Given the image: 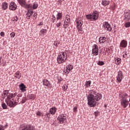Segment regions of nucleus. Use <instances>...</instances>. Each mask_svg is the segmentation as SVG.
Listing matches in <instances>:
<instances>
[{"instance_id": "f257e3e1", "label": "nucleus", "mask_w": 130, "mask_h": 130, "mask_svg": "<svg viewBox=\"0 0 130 130\" xmlns=\"http://www.w3.org/2000/svg\"><path fill=\"white\" fill-rule=\"evenodd\" d=\"M90 93L87 96V104L89 107H95L97 105V101H99L102 98V94L95 93V91L91 90Z\"/></svg>"}, {"instance_id": "f03ea898", "label": "nucleus", "mask_w": 130, "mask_h": 130, "mask_svg": "<svg viewBox=\"0 0 130 130\" xmlns=\"http://www.w3.org/2000/svg\"><path fill=\"white\" fill-rule=\"evenodd\" d=\"M7 96V98L5 99V102L7 104L8 106L9 107L14 108L16 106V102L13 99L14 97H16L17 96V93H9V90H5L3 91V94L2 95V98L3 99H5V97Z\"/></svg>"}, {"instance_id": "7ed1b4c3", "label": "nucleus", "mask_w": 130, "mask_h": 130, "mask_svg": "<svg viewBox=\"0 0 130 130\" xmlns=\"http://www.w3.org/2000/svg\"><path fill=\"white\" fill-rule=\"evenodd\" d=\"M121 105L123 107V108H126L129 102L127 100V94L126 93L122 94L120 98Z\"/></svg>"}, {"instance_id": "20e7f679", "label": "nucleus", "mask_w": 130, "mask_h": 130, "mask_svg": "<svg viewBox=\"0 0 130 130\" xmlns=\"http://www.w3.org/2000/svg\"><path fill=\"white\" fill-rule=\"evenodd\" d=\"M67 53L64 52H59L57 58V61L58 63L61 64L63 63L67 60Z\"/></svg>"}, {"instance_id": "39448f33", "label": "nucleus", "mask_w": 130, "mask_h": 130, "mask_svg": "<svg viewBox=\"0 0 130 130\" xmlns=\"http://www.w3.org/2000/svg\"><path fill=\"white\" fill-rule=\"evenodd\" d=\"M17 2L21 7H23L25 9H30V8H31L30 4L26 3V0H17Z\"/></svg>"}, {"instance_id": "423d86ee", "label": "nucleus", "mask_w": 130, "mask_h": 130, "mask_svg": "<svg viewBox=\"0 0 130 130\" xmlns=\"http://www.w3.org/2000/svg\"><path fill=\"white\" fill-rule=\"evenodd\" d=\"M83 21L81 20L77 21V27L79 33L81 34H83V33H84V30H83V28H82V26H83Z\"/></svg>"}, {"instance_id": "0eeeda50", "label": "nucleus", "mask_w": 130, "mask_h": 130, "mask_svg": "<svg viewBox=\"0 0 130 130\" xmlns=\"http://www.w3.org/2000/svg\"><path fill=\"white\" fill-rule=\"evenodd\" d=\"M57 119L59 123H64V122H67V115H60L58 116Z\"/></svg>"}, {"instance_id": "6e6552de", "label": "nucleus", "mask_w": 130, "mask_h": 130, "mask_svg": "<svg viewBox=\"0 0 130 130\" xmlns=\"http://www.w3.org/2000/svg\"><path fill=\"white\" fill-rule=\"evenodd\" d=\"M103 27L104 29H107V31L110 32L112 30V27H111V25L108 23L107 21H105L103 24Z\"/></svg>"}, {"instance_id": "1a4fd4ad", "label": "nucleus", "mask_w": 130, "mask_h": 130, "mask_svg": "<svg viewBox=\"0 0 130 130\" xmlns=\"http://www.w3.org/2000/svg\"><path fill=\"white\" fill-rule=\"evenodd\" d=\"M99 51V49H98V45L96 44H94L92 46V53L93 55H98V52Z\"/></svg>"}, {"instance_id": "9d476101", "label": "nucleus", "mask_w": 130, "mask_h": 130, "mask_svg": "<svg viewBox=\"0 0 130 130\" xmlns=\"http://www.w3.org/2000/svg\"><path fill=\"white\" fill-rule=\"evenodd\" d=\"M21 130H33V126L30 124H22L21 125Z\"/></svg>"}, {"instance_id": "9b49d317", "label": "nucleus", "mask_w": 130, "mask_h": 130, "mask_svg": "<svg viewBox=\"0 0 130 130\" xmlns=\"http://www.w3.org/2000/svg\"><path fill=\"white\" fill-rule=\"evenodd\" d=\"M122 78H123L122 72L120 71H118V75L116 77L117 82L118 83H121V81H122Z\"/></svg>"}, {"instance_id": "f8f14e48", "label": "nucleus", "mask_w": 130, "mask_h": 130, "mask_svg": "<svg viewBox=\"0 0 130 130\" xmlns=\"http://www.w3.org/2000/svg\"><path fill=\"white\" fill-rule=\"evenodd\" d=\"M9 10L11 11H16L17 10V5L15 2H11L9 5Z\"/></svg>"}, {"instance_id": "ddd939ff", "label": "nucleus", "mask_w": 130, "mask_h": 130, "mask_svg": "<svg viewBox=\"0 0 130 130\" xmlns=\"http://www.w3.org/2000/svg\"><path fill=\"white\" fill-rule=\"evenodd\" d=\"M99 17V14L97 12H93L91 13V19L92 21H96L98 17Z\"/></svg>"}, {"instance_id": "4468645a", "label": "nucleus", "mask_w": 130, "mask_h": 130, "mask_svg": "<svg viewBox=\"0 0 130 130\" xmlns=\"http://www.w3.org/2000/svg\"><path fill=\"white\" fill-rule=\"evenodd\" d=\"M127 45V42L124 40H122V41L120 42V46L121 47L125 48L126 47Z\"/></svg>"}, {"instance_id": "2eb2a0df", "label": "nucleus", "mask_w": 130, "mask_h": 130, "mask_svg": "<svg viewBox=\"0 0 130 130\" xmlns=\"http://www.w3.org/2000/svg\"><path fill=\"white\" fill-rule=\"evenodd\" d=\"M19 89L22 91V92H24L26 91V85L24 84V83H21L19 85Z\"/></svg>"}, {"instance_id": "dca6fc26", "label": "nucleus", "mask_w": 130, "mask_h": 130, "mask_svg": "<svg viewBox=\"0 0 130 130\" xmlns=\"http://www.w3.org/2000/svg\"><path fill=\"white\" fill-rule=\"evenodd\" d=\"M43 85L46 87H49L50 86V82L47 79H44L43 80Z\"/></svg>"}, {"instance_id": "f3484780", "label": "nucleus", "mask_w": 130, "mask_h": 130, "mask_svg": "<svg viewBox=\"0 0 130 130\" xmlns=\"http://www.w3.org/2000/svg\"><path fill=\"white\" fill-rule=\"evenodd\" d=\"M56 19L57 21H58V20H61V19H62V14L60 12H57L56 15Z\"/></svg>"}, {"instance_id": "a211bd4d", "label": "nucleus", "mask_w": 130, "mask_h": 130, "mask_svg": "<svg viewBox=\"0 0 130 130\" xmlns=\"http://www.w3.org/2000/svg\"><path fill=\"white\" fill-rule=\"evenodd\" d=\"M49 112L50 114H52L53 115V114H55V113L56 112V108L55 107H52L50 109Z\"/></svg>"}, {"instance_id": "6ab92c4d", "label": "nucleus", "mask_w": 130, "mask_h": 130, "mask_svg": "<svg viewBox=\"0 0 130 130\" xmlns=\"http://www.w3.org/2000/svg\"><path fill=\"white\" fill-rule=\"evenodd\" d=\"M8 5L7 2H4L2 3V9L4 10V11H6V10L8 9Z\"/></svg>"}, {"instance_id": "aec40b11", "label": "nucleus", "mask_w": 130, "mask_h": 130, "mask_svg": "<svg viewBox=\"0 0 130 130\" xmlns=\"http://www.w3.org/2000/svg\"><path fill=\"white\" fill-rule=\"evenodd\" d=\"M107 40V39H106V38L104 37H100L99 39V41L100 42V43H104V42H106V41Z\"/></svg>"}, {"instance_id": "412c9836", "label": "nucleus", "mask_w": 130, "mask_h": 130, "mask_svg": "<svg viewBox=\"0 0 130 130\" xmlns=\"http://www.w3.org/2000/svg\"><path fill=\"white\" fill-rule=\"evenodd\" d=\"M110 4V1L103 0L102 1V5L104 6V7H106V6H108Z\"/></svg>"}, {"instance_id": "4be33fe9", "label": "nucleus", "mask_w": 130, "mask_h": 130, "mask_svg": "<svg viewBox=\"0 0 130 130\" xmlns=\"http://www.w3.org/2000/svg\"><path fill=\"white\" fill-rule=\"evenodd\" d=\"M115 62L117 66H118V64H120L121 62V59L120 58L118 57H115Z\"/></svg>"}, {"instance_id": "5701e85b", "label": "nucleus", "mask_w": 130, "mask_h": 130, "mask_svg": "<svg viewBox=\"0 0 130 130\" xmlns=\"http://www.w3.org/2000/svg\"><path fill=\"white\" fill-rule=\"evenodd\" d=\"M71 22V20H64V28H66V29L68 27H69V25H70V22Z\"/></svg>"}, {"instance_id": "b1692460", "label": "nucleus", "mask_w": 130, "mask_h": 130, "mask_svg": "<svg viewBox=\"0 0 130 130\" xmlns=\"http://www.w3.org/2000/svg\"><path fill=\"white\" fill-rule=\"evenodd\" d=\"M14 77L15 78H16V79H20V78H21V74H20V72H16L14 74Z\"/></svg>"}, {"instance_id": "393cba45", "label": "nucleus", "mask_w": 130, "mask_h": 130, "mask_svg": "<svg viewBox=\"0 0 130 130\" xmlns=\"http://www.w3.org/2000/svg\"><path fill=\"white\" fill-rule=\"evenodd\" d=\"M40 33L42 35H44V34H46L47 33V30L46 29H42L40 31Z\"/></svg>"}, {"instance_id": "a878e982", "label": "nucleus", "mask_w": 130, "mask_h": 130, "mask_svg": "<svg viewBox=\"0 0 130 130\" xmlns=\"http://www.w3.org/2000/svg\"><path fill=\"white\" fill-rule=\"evenodd\" d=\"M125 19L126 20H127V21H129V20H130V12L127 13L125 15Z\"/></svg>"}, {"instance_id": "bb28decb", "label": "nucleus", "mask_w": 130, "mask_h": 130, "mask_svg": "<svg viewBox=\"0 0 130 130\" xmlns=\"http://www.w3.org/2000/svg\"><path fill=\"white\" fill-rule=\"evenodd\" d=\"M91 86V81H86L85 82V88H89Z\"/></svg>"}, {"instance_id": "cd10ccee", "label": "nucleus", "mask_w": 130, "mask_h": 130, "mask_svg": "<svg viewBox=\"0 0 130 130\" xmlns=\"http://www.w3.org/2000/svg\"><path fill=\"white\" fill-rule=\"evenodd\" d=\"M53 44L54 46V48L56 49V48H57V47H58V44H59V42H57V41H54Z\"/></svg>"}, {"instance_id": "c85d7f7f", "label": "nucleus", "mask_w": 130, "mask_h": 130, "mask_svg": "<svg viewBox=\"0 0 130 130\" xmlns=\"http://www.w3.org/2000/svg\"><path fill=\"white\" fill-rule=\"evenodd\" d=\"M70 70L67 68V67L65 68L64 69V73L66 74V75H68V74H70Z\"/></svg>"}, {"instance_id": "c756f323", "label": "nucleus", "mask_w": 130, "mask_h": 130, "mask_svg": "<svg viewBox=\"0 0 130 130\" xmlns=\"http://www.w3.org/2000/svg\"><path fill=\"white\" fill-rule=\"evenodd\" d=\"M86 19L87 20H91L92 21V15L91 13L90 14H87L86 15Z\"/></svg>"}, {"instance_id": "7c9ffc66", "label": "nucleus", "mask_w": 130, "mask_h": 130, "mask_svg": "<svg viewBox=\"0 0 130 130\" xmlns=\"http://www.w3.org/2000/svg\"><path fill=\"white\" fill-rule=\"evenodd\" d=\"M26 15H30V16H32V15H33V10H28Z\"/></svg>"}, {"instance_id": "2f4dec72", "label": "nucleus", "mask_w": 130, "mask_h": 130, "mask_svg": "<svg viewBox=\"0 0 130 130\" xmlns=\"http://www.w3.org/2000/svg\"><path fill=\"white\" fill-rule=\"evenodd\" d=\"M66 68H68V70L71 71H72V70H73V69H74V66L71 64H68V67H67Z\"/></svg>"}, {"instance_id": "473e14b6", "label": "nucleus", "mask_w": 130, "mask_h": 130, "mask_svg": "<svg viewBox=\"0 0 130 130\" xmlns=\"http://www.w3.org/2000/svg\"><path fill=\"white\" fill-rule=\"evenodd\" d=\"M56 26L57 28H59L60 26H61V22L58 21L56 22Z\"/></svg>"}, {"instance_id": "72a5a7b5", "label": "nucleus", "mask_w": 130, "mask_h": 130, "mask_svg": "<svg viewBox=\"0 0 130 130\" xmlns=\"http://www.w3.org/2000/svg\"><path fill=\"white\" fill-rule=\"evenodd\" d=\"M2 107L3 109H7L8 108V106L5 103H3L2 104Z\"/></svg>"}, {"instance_id": "f704fd0d", "label": "nucleus", "mask_w": 130, "mask_h": 130, "mask_svg": "<svg viewBox=\"0 0 130 130\" xmlns=\"http://www.w3.org/2000/svg\"><path fill=\"white\" fill-rule=\"evenodd\" d=\"M37 8H38V4L36 3H34V4H33L34 10H36V9H37Z\"/></svg>"}, {"instance_id": "c9c22d12", "label": "nucleus", "mask_w": 130, "mask_h": 130, "mask_svg": "<svg viewBox=\"0 0 130 130\" xmlns=\"http://www.w3.org/2000/svg\"><path fill=\"white\" fill-rule=\"evenodd\" d=\"M97 64L98 66H104V62L103 61H99L97 63Z\"/></svg>"}, {"instance_id": "e433bc0d", "label": "nucleus", "mask_w": 130, "mask_h": 130, "mask_svg": "<svg viewBox=\"0 0 130 130\" xmlns=\"http://www.w3.org/2000/svg\"><path fill=\"white\" fill-rule=\"evenodd\" d=\"M125 27H126V28H129L130 22H126V23H125Z\"/></svg>"}, {"instance_id": "4c0bfd02", "label": "nucleus", "mask_w": 130, "mask_h": 130, "mask_svg": "<svg viewBox=\"0 0 130 130\" xmlns=\"http://www.w3.org/2000/svg\"><path fill=\"white\" fill-rule=\"evenodd\" d=\"M71 20V18L70 17V15H67L66 16L65 20Z\"/></svg>"}, {"instance_id": "58836bf2", "label": "nucleus", "mask_w": 130, "mask_h": 130, "mask_svg": "<svg viewBox=\"0 0 130 130\" xmlns=\"http://www.w3.org/2000/svg\"><path fill=\"white\" fill-rule=\"evenodd\" d=\"M12 21H13V22H17V21H18V16H15L14 18H13Z\"/></svg>"}, {"instance_id": "ea45409f", "label": "nucleus", "mask_w": 130, "mask_h": 130, "mask_svg": "<svg viewBox=\"0 0 130 130\" xmlns=\"http://www.w3.org/2000/svg\"><path fill=\"white\" fill-rule=\"evenodd\" d=\"M62 89H63V90H64V91H66V90H67V89H68V86L66 85H63L62 86Z\"/></svg>"}, {"instance_id": "a19ab883", "label": "nucleus", "mask_w": 130, "mask_h": 130, "mask_svg": "<svg viewBox=\"0 0 130 130\" xmlns=\"http://www.w3.org/2000/svg\"><path fill=\"white\" fill-rule=\"evenodd\" d=\"M77 110H78V107L75 106V107H74V108H73L74 112H77Z\"/></svg>"}, {"instance_id": "79ce46f5", "label": "nucleus", "mask_w": 130, "mask_h": 130, "mask_svg": "<svg viewBox=\"0 0 130 130\" xmlns=\"http://www.w3.org/2000/svg\"><path fill=\"white\" fill-rule=\"evenodd\" d=\"M37 115H38V116H41L42 115V113H41V112L38 111L37 113Z\"/></svg>"}, {"instance_id": "37998d69", "label": "nucleus", "mask_w": 130, "mask_h": 130, "mask_svg": "<svg viewBox=\"0 0 130 130\" xmlns=\"http://www.w3.org/2000/svg\"><path fill=\"white\" fill-rule=\"evenodd\" d=\"M10 36L12 38H14L15 37V32H11L10 34Z\"/></svg>"}, {"instance_id": "c03bdc74", "label": "nucleus", "mask_w": 130, "mask_h": 130, "mask_svg": "<svg viewBox=\"0 0 130 130\" xmlns=\"http://www.w3.org/2000/svg\"><path fill=\"white\" fill-rule=\"evenodd\" d=\"M98 114H99V112H98V111L94 112V115L95 116H98Z\"/></svg>"}, {"instance_id": "a18cd8bd", "label": "nucleus", "mask_w": 130, "mask_h": 130, "mask_svg": "<svg viewBox=\"0 0 130 130\" xmlns=\"http://www.w3.org/2000/svg\"><path fill=\"white\" fill-rule=\"evenodd\" d=\"M52 18H53V19H52V20H53V23H54V21H55V19H56V18L55 17V16L54 15H53L52 16Z\"/></svg>"}, {"instance_id": "49530a36", "label": "nucleus", "mask_w": 130, "mask_h": 130, "mask_svg": "<svg viewBox=\"0 0 130 130\" xmlns=\"http://www.w3.org/2000/svg\"><path fill=\"white\" fill-rule=\"evenodd\" d=\"M0 35H1V36H2V37H4V36H5V33L3 31H2L0 33Z\"/></svg>"}, {"instance_id": "de8ad7c7", "label": "nucleus", "mask_w": 130, "mask_h": 130, "mask_svg": "<svg viewBox=\"0 0 130 130\" xmlns=\"http://www.w3.org/2000/svg\"><path fill=\"white\" fill-rule=\"evenodd\" d=\"M33 17L35 19H37V13H34V14L33 15Z\"/></svg>"}, {"instance_id": "09e8293b", "label": "nucleus", "mask_w": 130, "mask_h": 130, "mask_svg": "<svg viewBox=\"0 0 130 130\" xmlns=\"http://www.w3.org/2000/svg\"><path fill=\"white\" fill-rule=\"evenodd\" d=\"M123 57H127V54H126V53H125V54L123 55Z\"/></svg>"}, {"instance_id": "8fccbe9b", "label": "nucleus", "mask_w": 130, "mask_h": 130, "mask_svg": "<svg viewBox=\"0 0 130 130\" xmlns=\"http://www.w3.org/2000/svg\"><path fill=\"white\" fill-rule=\"evenodd\" d=\"M31 18V15H27V16H26V19H29Z\"/></svg>"}, {"instance_id": "3c124183", "label": "nucleus", "mask_w": 130, "mask_h": 130, "mask_svg": "<svg viewBox=\"0 0 130 130\" xmlns=\"http://www.w3.org/2000/svg\"><path fill=\"white\" fill-rule=\"evenodd\" d=\"M42 25H43V22H40V23H39L38 24V26H42Z\"/></svg>"}, {"instance_id": "603ef678", "label": "nucleus", "mask_w": 130, "mask_h": 130, "mask_svg": "<svg viewBox=\"0 0 130 130\" xmlns=\"http://www.w3.org/2000/svg\"><path fill=\"white\" fill-rule=\"evenodd\" d=\"M2 57H0V64H1V63H2Z\"/></svg>"}, {"instance_id": "864d4df0", "label": "nucleus", "mask_w": 130, "mask_h": 130, "mask_svg": "<svg viewBox=\"0 0 130 130\" xmlns=\"http://www.w3.org/2000/svg\"><path fill=\"white\" fill-rule=\"evenodd\" d=\"M25 102H26V101H25V100H23L22 101V103H25Z\"/></svg>"}, {"instance_id": "5fc2aeb1", "label": "nucleus", "mask_w": 130, "mask_h": 130, "mask_svg": "<svg viewBox=\"0 0 130 130\" xmlns=\"http://www.w3.org/2000/svg\"><path fill=\"white\" fill-rule=\"evenodd\" d=\"M32 97H33V94H31V95H30V100L32 99Z\"/></svg>"}, {"instance_id": "6e6d98bb", "label": "nucleus", "mask_w": 130, "mask_h": 130, "mask_svg": "<svg viewBox=\"0 0 130 130\" xmlns=\"http://www.w3.org/2000/svg\"><path fill=\"white\" fill-rule=\"evenodd\" d=\"M129 102H130V96H129ZM129 107H130V103L129 104Z\"/></svg>"}]
</instances>
